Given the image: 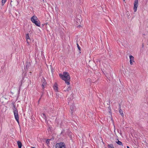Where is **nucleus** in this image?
<instances>
[{"instance_id":"9","label":"nucleus","mask_w":148,"mask_h":148,"mask_svg":"<svg viewBox=\"0 0 148 148\" xmlns=\"http://www.w3.org/2000/svg\"><path fill=\"white\" fill-rule=\"evenodd\" d=\"M33 23H34L37 26L39 27L40 26V22L38 20L34 22H33Z\"/></svg>"},{"instance_id":"10","label":"nucleus","mask_w":148,"mask_h":148,"mask_svg":"<svg viewBox=\"0 0 148 148\" xmlns=\"http://www.w3.org/2000/svg\"><path fill=\"white\" fill-rule=\"evenodd\" d=\"M70 108L71 111V114H72L73 111L75 109V106L73 104L71 105Z\"/></svg>"},{"instance_id":"15","label":"nucleus","mask_w":148,"mask_h":148,"mask_svg":"<svg viewBox=\"0 0 148 148\" xmlns=\"http://www.w3.org/2000/svg\"><path fill=\"white\" fill-rule=\"evenodd\" d=\"M41 82L42 83V84H47V82L43 77H42V78L41 79Z\"/></svg>"},{"instance_id":"1","label":"nucleus","mask_w":148,"mask_h":148,"mask_svg":"<svg viewBox=\"0 0 148 148\" xmlns=\"http://www.w3.org/2000/svg\"><path fill=\"white\" fill-rule=\"evenodd\" d=\"M59 76L61 78L65 81V83L69 85L70 84V77L69 73L67 72H64L63 75L61 74H59Z\"/></svg>"},{"instance_id":"31","label":"nucleus","mask_w":148,"mask_h":148,"mask_svg":"<svg viewBox=\"0 0 148 148\" xmlns=\"http://www.w3.org/2000/svg\"><path fill=\"white\" fill-rule=\"evenodd\" d=\"M69 94H67V95H68V96H69Z\"/></svg>"},{"instance_id":"27","label":"nucleus","mask_w":148,"mask_h":148,"mask_svg":"<svg viewBox=\"0 0 148 148\" xmlns=\"http://www.w3.org/2000/svg\"><path fill=\"white\" fill-rule=\"evenodd\" d=\"M43 92H42V94H41V97H40V98H41V97H42V95H43Z\"/></svg>"},{"instance_id":"33","label":"nucleus","mask_w":148,"mask_h":148,"mask_svg":"<svg viewBox=\"0 0 148 148\" xmlns=\"http://www.w3.org/2000/svg\"><path fill=\"white\" fill-rule=\"evenodd\" d=\"M43 2H44V0H42Z\"/></svg>"},{"instance_id":"28","label":"nucleus","mask_w":148,"mask_h":148,"mask_svg":"<svg viewBox=\"0 0 148 148\" xmlns=\"http://www.w3.org/2000/svg\"><path fill=\"white\" fill-rule=\"evenodd\" d=\"M114 131H115V127L114 125Z\"/></svg>"},{"instance_id":"12","label":"nucleus","mask_w":148,"mask_h":148,"mask_svg":"<svg viewBox=\"0 0 148 148\" xmlns=\"http://www.w3.org/2000/svg\"><path fill=\"white\" fill-rule=\"evenodd\" d=\"M54 89L56 91H58V85L57 84L55 83L54 84V86H53Z\"/></svg>"},{"instance_id":"16","label":"nucleus","mask_w":148,"mask_h":148,"mask_svg":"<svg viewBox=\"0 0 148 148\" xmlns=\"http://www.w3.org/2000/svg\"><path fill=\"white\" fill-rule=\"evenodd\" d=\"M116 143L118 145H123V144L122 143L119 141L118 139V141H116Z\"/></svg>"},{"instance_id":"7","label":"nucleus","mask_w":148,"mask_h":148,"mask_svg":"<svg viewBox=\"0 0 148 148\" xmlns=\"http://www.w3.org/2000/svg\"><path fill=\"white\" fill-rule=\"evenodd\" d=\"M26 38L27 43L28 44H29L31 40L29 36V34H26Z\"/></svg>"},{"instance_id":"24","label":"nucleus","mask_w":148,"mask_h":148,"mask_svg":"<svg viewBox=\"0 0 148 148\" xmlns=\"http://www.w3.org/2000/svg\"><path fill=\"white\" fill-rule=\"evenodd\" d=\"M144 47V44H142V47L143 48Z\"/></svg>"},{"instance_id":"25","label":"nucleus","mask_w":148,"mask_h":148,"mask_svg":"<svg viewBox=\"0 0 148 148\" xmlns=\"http://www.w3.org/2000/svg\"><path fill=\"white\" fill-rule=\"evenodd\" d=\"M41 98H40L39 99V100H38V103H39V101H40V99Z\"/></svg>"},{"instance_id":"2","label":"nucleus","mask_w":148,"mask_h":148,"mask_svg":"<svg viewBox=\"0 0 148 148\" xmlns=\"http://www.w3.org/2000/svg\"><path fill=\"white\" fill-rule=\"evenodd\" d=\"M12 104L13 105L14 108L13 110H14V117L15 118V119L16 120V121H17L18 123L19 122V118L18 116V111L16 109L15 107V106L14 105V103H12Z\"/></svg>"},{"instance_id":"8","label":"nucleus","mask_w":148,"mask_h":148,"mask_svg":"<svg viewBox=\"0 0 148 148\" xmlns=\"http://www.w3.org/2000/svg\"><path fill=\"white\" fill-rule=\"evenodd\" d=\"M38 18L37 17L35 16H32L31 18V21L33 23V22L37 20Z\"/></svg>"},{"instance_id":"11","label":"nucleus","mask_w":148,"mask_h":148,"mask_svg":"<svg viewBox=\"0 0 148 148\" xmlns=\"http://www.w3.org/2000/svg\"><path fill=\"white\" fill-rule=\"evenodd\" d=\"M119 113H120V114L122 116H124V114H123V111L122 110H121V105H120V104H119Z\"/></svg>"},{"instance_id":"20","label":"nucleus","mask_w":148,"mask_h":148,"mask_svg":"<svg viewBox=\"0 0 148 148\" xmlns=\"http://www.w3.org/2000/svg\"><path fill=\"white\" fill-rule=\"evenodd\" d=\"M6 0H2V5H4L5 3L6 2Z\"/></svg>"},{"instance_id":"4","label":"nucleus","mask_w":148,"mask_h":148,"mask_svg":"<svg viewBox=\"0 0 148 148\" xmlns=\"http://www.w3.org/2000/svg\"><path fill=\"white\" fill-rule=\"evenodd\" d=\"M138 5V0H135L134 3V10L135 12L137 11Z\"/></svg>"},{"instance_id":"32","label":"nucleus","mask_w":148,"mask_h":148,"mask_svg":"<svg viewBox=\"0 0 148 148\" xmlns=\"http://www.w3.org/2000/svg\"><path fill=\"white\" fill-rule=\"evenodd\" d=\"M68 103H69V101L68 102Z\"/></svg>"},{"instance_id":"34","label":"nucleus","mask_w":148,"mask_h":148,"mask_svg":"<svg viewBox=\"0 0 148 148\" xmlns=\"http://www.w3.org/2000/svg\"><path fill=\"white\" fill-rule=\"evenodd\" d=\"M29 73H31V72H29Z\"/></svg>"},{"instance_id":"30","label":"nucleus","mask_w":148,"mask_h":148,"mask_svg":"<svg viewBox=\"0 0 148 148\" xmlns=\"http://www.w3.org/2000/svg\"><path fill=\"white\" fill-rule=\"evenodd\" d=\"M31 148H35V147H31Z\"/></svg>"},{"instance_id":"6","label":"nucleus","mask_w":148,"mask_h":148,"mask_svg":"<svg viewBox=\"0 0 148 148\" xmlns=\"http://www.w3.org/2000/svg\"><path fill=\"white\" fill-rule=\"evenodd\" d=\"M130 57V64L131 65H132L133 63V62H134V57L130 55L129 56Z\"/></svg>"},{"instance_id":"26","label":"nucleus","mask_w":148,"mask_h":148,"mask_svg":"<svg viewBox=\"0 0 148 148\" xmlns=\"http://www.w3.org/2000/svg\"><path fill=\"white\" fill-rule=\"evenodd\" d=\"M81 27V25H79V26H77V27H79V28H80V27Z\"/></svg>"},{"instance_id":"5","label":"nucleus","mask_w":148,"mask_h":148,"mask_svg":"<svg viewBox=\"0 0 148 148\" xmlns=\"http://www.w3.org/2000/svg\"><path fill=\"white\" fill-rule=\"evenodd\" d=\"M64 91L66 92L71 90V88L69 86H65L63 88Z\"/></svg>"},{"instance_id":"3","label":"nucleus","mask_w":148,"mask_h":148,"mask_svg":"<svg viewBox=\"0 0 148 148\" xmlns=\"http://www.w3.org/2000/svg\"><path fill=\"white\" fill-rule=\"evenodd\" d=\"M55 147L56 148H66L65 144L64 143H57Z\"/></svg>"},{"instance_id":"21","label":"nucleus","mask_w":148,"mask_h":148,"mask_svg":"<svg viewBox=\"0 0 148 148\" xmlns=\"http://www.w3.org/2000/svg\"><path fill=\"white\" fill-rule=\"evenodd\" d=\"M52 139H47L46 141V143L47 144H48L49 143V140H51Z\"/></svg>"},{"instance_id":"19","label":"nucleus","mask_w":148,"mask_h":148,"mask_svg":"<svg viewBox=\"0 0 148 148\" xmlns=\"http://www.w3.org/2000/svg\"><path fill=\"white\" fill-rule=\"evenodd\" d=\"M46 84H42V90H44V88H45V86H46Z\"/></svg>"},{"instance_id":"18","label":"nucleus","mask_w":148,"mask_h":148,"mask_svg":"<svg viewBox=\"0 0 148 148\" xmlns=\"http://www.w3.org/2000/svg\"><path fill=\"white\" fill-rule=\"evenodd\" d=\"M41 116L43 118L45 119H46V116L45 114L43 113L41 115Z\"/></svg>"},{"instance_id":"22","label":"nucleus","mask_w":148,"mask_h":148,"mask_svg":"<svg viewBox=\"0 0 148 148\" xmlns=\"http://www.w3.org/2000/svg\"><path fill=\"white\" fill-rule=\"evenodd\" d=\"M77 48H78V49H79V50L80 51H81V48H80V47H79V45L78 43H77Z\"/></svg>"},{"instance_id":"17","label":"nucleus","mask_w":148,"mask_h":148,"mask_svg":"<svg viewBox=\"0 0 148 148\" xmlns=\"http://www.w3.org/2000/svg\"><path fill=\"white\" fill-rule=\"evenodd\" d=\"M108 148H114L112 144L108 145Z\"/></svg>"},{"instance_id":"14","label":"nucleus","mask_w":148,"mask_h":148,"mask_svg":"<svg viewBox=\"0 0 148 148\" xmlns=\"http://www.w3.org/2000/svg\"><path fill=\"white\" fill-rule=\"evenodd\" d=\"M17 143L18 147V148H21L22 145L21 142L19 141H18L17 142Z\"/></svg>"},{"instance_id":"35","label":"nucleus","mask_w":148,"mask_h":148,"mask_svg":"<svg viewBox=\"0 0 148 148\" xmlns=\"http://www.w3.org/2000/svg\"><path fill=\"white\" fill-rule=\"evenodd\" d=\"M125 1V0H123V1Z\"/></svg>"},{"instance_id":"13","label":"nucleus","mask_w":148,"mask_h":148,"mask_svg":"<svg viewBox=\"0 0 148 148\" xmlns=\"http://www.w3.org/2000/svg\"><path fill=\"white\" fill-rule=\"evenodd\" d=\"M71 95H70V97L68 98V99L69 101L73 99V95L72 92H71Z\"/></svg>"},{"instance_id":"29","label":"nucleus","mask_w":148,"mask_h":148,"mask_svg":"<svg viewBox=\"0 0 148 148\" xmlns=\"http://www.w3.org/2000/svg\"><path fill=\"white\" fill-rule=\"evenodd\" d=\"M127 148H130V147L128 146H127Z\"/></svg>"},{"instance_id":"23","label":"nucleus","mask_w":148,"mask_h":148,"mask_svg":"<svg viewBox=\"0 0 148 148\" xmlns=\"http://www.w3.org/2000/svg\"><path fill=\"white\" fill-rule=\"evenodd\" d=\"M81 20L79 19H78V18L77 20V21H76V22L77 23L78 22H80V21H81Z\"/></svg>"}]
</instances>
